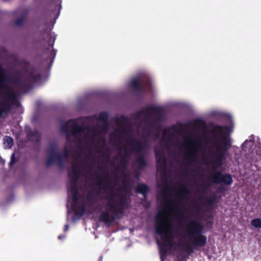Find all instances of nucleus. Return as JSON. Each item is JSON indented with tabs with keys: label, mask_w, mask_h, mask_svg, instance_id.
<instances>
[{
	"label": "nucleus",
	"mask_w": 261,
	"mask_h": 261,
	"mask_svg": "<svg viewBox=\"0 0 261 261\" xmlns=\"http://www.w3.org/2000/svg\"><path fill=\"white\" fill-rule=\"evenodd\" d=\"M6 70L0 66V91L9 89L8 82H11L18 89L23 91H29L32 88V85L37 83L41 79V74L37 71V69L33 66L24 67L25 79L24 82L19 75L20 72H15L13 74H10L8 76L5 74Z\"/></svg>",
	"instance_id": "f257e3e1"
},
{
	"label": "nucleus",
	"mask_w": 261,
	"mask_h": 261,
	"mask_svg": "<svg viewBox=\"0 0 261 261\" xmlns=\"http://www.w3.org/2000/svg\"><path fill=\"white\" fill-rule=\"evenodd\" d=\"M119 200H116L111 197L106 204V210L102 211L98 217L99 220L108 226H110L116 220L119 219L128 207L126 196L117 194Z\"/></svg>",
	"instance_id": "f03ea898"
},
{
	"label": "nucleus",
	"mask_w": 261,
	"mask_h": 261,
	"mask_svg": "<svg viewBox=\"0 0 261 261\" xmlns=\"http://www.w3.org/2000/svg\"><path fill=\"white\" fill-rule=\"evenodd\" d=\"M229 128L226 126H221L219 125H214L213 128L211 130V133L213 138H219V136L222 137V144H220L218 140H215L213 142V148L216 149L215 153V160L213 162L212 169L213 171H215L218 167H221L226 159V154L228 150L231 146V143L229 140L224 136V130L229 132Z\"/></svg>",
	"instance_id": "7ed1b4c3"
},
{
	"label": "nucleus",
	"mask_w": 261,
	"mask_h": 261,
	"mask_svg": "<svg viewBox=\"0 0 261 261\" xmlns=\"http://www.w3.org/2000/svg\"><path fill=\"white\" fill-rule=\"evenodd\" d=\"M172 224L169 222H165L163 215L159 213L155 217V232L161 236L162 241L161 252L166 254L168 251L173 247L174 236L172 231Z\"/></svg>",
	"instance_id": "20e7f679"
},
{
	"label": "nucleus",
	"mask_w": 261,
	"mask_h": 261,
	"mask_svg": "<svg viewBox=\"0 0 261 261\" xmlns=\"http://www.w3.org/2000/svg\"><path fill=\"white\" fill-rule=\"evenodd\" d=\"M185 232L195 249L205 246L207 238L203 234L204 226L201 223L196 220H191L186 225Z\"/></svg>",
	"instance_id": "39448f33"
},
{
	"label": "nucleus",
	"mask_w": 261,
	"mask_h": 261,
	"mask_svg": "<svg viewBox=\"0 0 261 261\" xmlns=\"http://www.w3.org/2000/svg\"><path fill=\"white\" fill-rule=\"evenodd\" d=\"M68 175L70 179L69 184L67 186L68 195H72V199L75 203L80 199L77 188V184L79 180V172H69Z\"/></svg>",
	"instance_id": "423d86ee"
},
{
	"label": "nucleus",
	"mask_w": 261,
	"mask_h": 261,
	"mask_svg": "<svg viewBox=\"0 0 261 261\" xmlns=\"http://www.w3.org/2000/svg\"><path fill=\"white\" fill-rule=\"evenodd\" d=\"M42 35L44 37L43 41L48 43L47 47H44L43 53L47 54L48 59L52 63L56 55V51L53 48L55 38H53L49 32L44 31L42 33Z\"/></svg>",
	"instance_id": "0eeeda50"
},
{
	"label": "nucleus",
	"mask_w": 261,
	"mask_h": 261,
	"mask_svg": "<svg viewBox=\"0 0 261 261\" xmlns=\"http://www.w3.org/2000/svg\"><path fill=\"white\" fill-rule=\"evenodd\" d=\"M210 180L214 184H223L226 186L231 185L233 182V179L231 174L229 173H222L221 171H216L210 175Z\"/></svg>",
	"instance_id": "6e6552de"
},
{
	"label": "nucleus",
	"mask_w": 261,
	"mask_h": 261,
	"mask_svg": "<svg viewBox=\"0 0 261 261\" xmlns=\"http://www.w3.org/2000/svg\"><path fill=\"white\" fill-rule=\"evenodd\" d=\"M185 141L192 148L188 151L187 160L189 162H193L195 161L198 147L200 145L201 143L199 140L193 138H185Z\"/></svg>",
	"instance_id": "1a4fd4ad"
},
{
	"label": "nucleus",
	"mask_w": 261,
	"mask_h": 261,
	"mask_svg": "<svg viewBox=\"0 0 261 261\" xmlns=\"http://www.w3.org/2000/svg\"><path fill=\"white\" fill-rule=\"evenodd\" d=\"M5 95L8 99L12 100L11 102L9 100L3 101L1 104L3 109V111L6 112V115H8L11 110L12 106L13 104L17 105V101L16 95L13 91L9 90L5 92Z\"/></svg>",
	"instance_id": "9d476101"
},
{
	"label": "nucleus",
	"mask_w": 261,
	"mask_h": 261,
	"mask_svg": "<svg viewBox=\"0 0 261 261\" xmlns=\"http://www.w3.org/2000/svg\"><path fill=\"white\" fill-rule=\"evenodd\" d=\"M71 133L74 136H76L78 134L84 132L85 130H87L89 132H92L93 136H95V133L97 132L95 128H92L90 126H84L75 123L73 124L71 127Z\"/></svg>",
	"instance_id": "9b49d317"
},
{
	"label": "nucleus",
	"mask_w": 261,
	"mask_h": 261,
	"mask_svg": "<svg viewBox=\"0 0 261 261\" xmlns=\"http://www.w3.org/2000/svg\"><path fill=\"white\" fill-rule=\"evenodd\" d=\"M128 144L131 146V151L139 154L145 150L146 145L145 142H141L140 140L131 138Z\"/></svg>",
	"instance_id": "f8f14e48"
},
{
	"label": "nucleus",
	"mask_w": 261,
	"mask_h": 261,
	"mask_svg": "<svg viewBox=\"0 0 261 261\" xmlns=\"http://www.w3.org/2000/svg\"><path fill=\"white\" fill-rule=\"evenodd\" d=\"M155 153L158 169L162 170H165L167 168V161L165 154L158 150L155 151Z\"/></svg>",
	"instance_id": "ddd939ff"
},
{
	"label": "nucleus",
	"mask_w": 261,
	"mask_h": 261,
	"mask_svg": "<svg viewBox=\"0 0 261 261\" xmlns=\"http://www.w3.org/2000/svg\"><path fill=\"white\" fill-rule=\"evenodd\" d=\"M161 108L159 107H154V106H147L146 107L144 110H142L140 111L136 114L137 118H139L141 116L145 115L147 117L148 116H150L152 115L155 111H161Z\"/></svg>",
	"instance_id": "4468645a"
},
{
	"label": "nucleus",
	"mask_w": 261,
	"mask_h": 261,
	"mask_svg": "<svg viewBox=\"0 0 261 261\" xmlns=\"http://www.w3.org/2000/svg\"><path fill=\"white\" fill-rule=\"evenodd\" d=\"M135 190L136 193L141 194L143 195V198L141 201H145L150 191L148 186L145 184H138Z\"/></svg>",
	"instance_id": "2eb2a0df"
},
{
	"label": "nucleus",
	"mask_w": 261,
	"mask_h": 261,
	"mask_svg": "<svg viewBox=\"0 0 261 261\" xmlns=\"http://www.w3.org/2000/svg\"><path fill=\"white\" fill-rule=\"evenodd\" d=\"M144 121L145 123L148 126L149 130L146 133L145 135L143 136L144 138L146 137H150L151 135V130L154 128L157 127L158 130H160L161 129V127L159 125L156 121L154 120L151 121L149 120L147 117H145L144 119Z\"/></svg>",
	"instance_id": "dca6fc26"
},
{
	"label": "nucleus",
	"mask_w": 261,
	"mask_h": 261,
	"mask_svg": "<svg viewBox=\"0 0 261 261\" xmlns=\"http://www.w3.org/2000/svg\"><path fill=\"white\" fill-rule=\"evenodd\" d=\"M73 203L72 204V207L73 211L74 212V214L76 216H78L79 217L83 216L86 212V208L85 205H77L78 201L74 203L72 200Z\"/></svg>",
	"instance_id": "f3484780"
},
{
	"label": "nucleus",
	"mask_w": 261,
	"mask_h": 261,
	"mask_svg": "<svg viewBox=\"0 0 261 261\" xmlns=\"http://www.w3.org/2000/svg\"><path fill=\"white\" fill-rule=\"evenodd\" d=\"M130 86L138 92L144 91V83L139 82L137 78H135L131 81Z\"/></svg>",
	"instance_id": "a211bd4d"
},
{
	"label": "nucleus",
	"mask_w": 261,
	"mask_h": 261,
	"mask_svg": "<svg viewBox=\"0 0 261 261\" xmlns=\"http://www.w3.org/2000/svg\"><path fill=\"white\" fill-rule=\"evenodd\" d=\"M136 163L141 169H144L147 166V162L143 154H140L136 158Z\"/></svg>",
	"instance_id": "6ab92c4d"
},
{
	"label": "nucleus",
	"mask_w": 261,
	"mask_h": 261,
	"mask_svg": "<svg viewBox=\"0 0 261 261\" xmlns=\"http://www.w3.org/2000/svg\"><path fill=\"white\" fill-rule=\"evenodd\" d=\"M163 202L165 206L172 207L177 213H182L181 209H180L178 205L171 200L165 198L163 200Z\"/></svg>",
	"instance_id": "aec40b11"
},
{
	"label": "nucleus",
	"mask_w": 261,
	"mask_h": 261,
	"mask_svg": "<svg viewBox=\"0 0 261 261\" xmlns=\"http://www.w3.org/2000/svg\"><path fill=\"white\" fill-rule=\"evenodd\" d=\"M95 180H97V185L99 186H105L108 184V179L105 175H97Z\"/></svg>",
	"instance_id": "412c9836"
},
{
	"label": "nucleus",
	"mask_w": 261,
	"mask_h": 261,
	"mask_svg": "<svg viewBox=\"0 0 261 261\" xmlns=\"http://www.w3.org/2000/svg\"><path fill=\"white\" fill-rule=\"evenodd\" d=\"M32 140L35 142H39L41 137V133L37 130H34L33 132H30L29 134Z\"/></svg>",
	"instance_id": "4be33fe9"
},
{
	"label": "nucleus",
	"mask_w": 261,
	"mask_h": 261,
	"mask_svg": "<svg viewBox=\"0 0 261 261\" xmlns=\"http://www.w3.org/2000/svg\"><path fill=\"white\" fill-rule=\"evenodd\" d=\"M4 143L8 148H11L14 144V141L11 137L6 136L4 138Z\"/></svg>",
	"instance_id": "5701e85b"
},
{
	"label": "nucleus",
	"mask_w": 261,
	"mask_h": 261,
	"mask_svg": "<svg viewBox=\"0 0 261 261\" xmlns=\"http://www.w3.org/2000/svg\"><path fill=\"white\" fill-rule=\"evenodd\" d=\"M204 199L205 203L204 204L208 206H212L216 200V197L215 196H213V197H206L203 198Z\"/></svg>",
	"instance_id": "b1692460"
},
{
	"label": "nucleus",
	"mask_w": 261,
	"mask_h": 261,
	"mask_svg": "<svg viewBox=\"0 0 261 261\" xmlns=\"http://www.w3.org/2000/svg\"><path fill=\"white\" fill-rule=\"evenodd\" d=\"M108 114L107 112H101L98 116V120L101 121L106 124L107 126L108 125Z\"/></svg>",
	"instance_id": "393cba45"
},
{
	"label": "nucleus",
	"mask_w": 261,
	"mask_h": 261,
	"mask_svg": "<svg viewBox=\"0 0 261 261\" xmlns=\"http://www.w3.org/2000/svg\"><path fill=\"white\" fill-rule=\"evenodd\" d=\"M61 130L64 133H66V140L68 142H71V139L70 137L69 134L68 133V123L67 122L63 124L61 126Z\"/></svg>",
	"instance_id": "a878e982"
},
{
	"label": "nucleus",
	"mask_w": 261,
	"mask_h": 261,
	"mask_svg": "<svg viewBox=\"0 0 261 261\" xmlns=\"http://www.w3.org/2000/svg\"><path fill=\"white\" fill-rule=\"evenodd\" d=\"M55 161L57 162V164L59 166L63 165V156L62 154H61L59 152L57 153H55L54 155Z\"/></svg>",
	"instance_id": "bb28decb"
},
{
	"label": "nucleus",
	"mask_w": 261,
	"mask_h": 261,
	"mask_svg": "<svg viewBox=\"0 0 261 261\" xmlns=\"http://www.w3.org/2000/svg\"><path fill=\"white\" fill-rule=\"evenodd\" d=\"M167 131L169 132L170 131V129L168 128L167 129H165L164 131L163 134V140H165L166 139H167V143H170V142L171 141V139H172V138L173 137V135L169 134V133H167Z\"/></svg>",
	"instance_id": "cd10ccee"
},
{
	"label": "nucleus",
	"mask_w": 261,
	"mask_h": 261,
	"mask_svg": "<svg viewBox=\"0 0 261 261\" xmlns=\"http://www.w3.org/2000/svg\"><path fill=\"white\" fill-rule=\"evenodd\" d=\"M251 224L255 228H261V219L260 218H255L251 220Z\"/></svg>",
	"instance_id": "c85d7f7f"
},
{
	"label": "nucleus",
	"mask_w": 261,
	"mask_h": 261,
	"mask_svg": "<svg viewBox=\"0 0 261 261\" xmlns=\"http://www.w3.org/2000/svg\"><path fill=\"white\" fill-rule=\"evenodd\" d=\"M156 113H157V114L155 116L154 121H156V122L159 124V122H161V120L163 118V110L161 108V111H155Z\"/></svg>",
	"instance_id": "c756f323"
},
{
	"label": "nucleus",
	"mask_w": 261,
	"mask_h": 261,
	"mask_svg": "<svg viewBox=\"0 0 261 261\" xmlns=\"http://www.w3.org/2000/svg\"><path fill=\"white\" fill-rule=\"evenodd\" d=\"M57 145L55 144H51L49 146L48 154L49 155H55V153L58 152L57 151Z\"/></svg>",
	"instance_id": "7c9ffc66"
},
{
	"label": "nucleus",
	"mask_w": 261,
	"mask_h": 261,
	"mask_svg": "<svg viewBox=\"0 0 261 261\" xmlns=\"http://www.w3.org/2000/svg\"><path fill=\"white\" fill-rule=\"evenodd\" d=\"M100 148L101 149V151H100L99 152L102 153L103 155L106 156L108 158H109L110 156L109 153V148L107 147L105 145L103 146H101Z\"/></svg>",
	"instance_id": "2f4dec72"
},
{
	"label": "nucleus",
	"mask_w": 261,
	"mask_h": 261,
	"mask_svg": "<svg viewBox=\"0 0 261 261\" xmlns=\"http://www.w3.org/2000/svg\"><path fill=\"white\" fill-rule=\"evenodd\" d=\"M120 131V129L116 130L115 132L111 133L110 134V139L111 140H113V139H116L117 140L120 142V136L117 134V132Z\"/></svg>",
	"instance_id": "473e14b6"
},
{
	"label": "nucleus",
	"mask_w": 261,
	"mask_h": 261,
	"mask_svg": "<svg viewBox=\"0 0 261 261\" xmlns=\"http://www.w3.org/2000/svg\"><path fill=\"white\" fill-rule=\"evenodd\" d=\"M25 15H22L17 18L15 21V24L17 26H21L23 24V22L25 21Z\"/></svg>",
	"instance_id": "72a5a7b5"
},
{
	"label": "nucleus",
	"mask_w": 261,
	"mask_h": 261,
	"mask_svg": "<svg viewBox=\"0 0 261 261\" xmlns=\"http://www.w3.org/2000/svg\"><path fill=\"white\" fill-rule=\"evenodd\" d=\"M55 162L54 155H49L48 158L46 161V166L48 167L52 165Z\"/></svg>",
	"instance_id": "f704fd0d"
},
{
	"label": "nucleus",
	"mask_w": 261,
	"mask_h": 261,
	"mask_svg": "<svg viewBox=\"0 0 261 261\" xmlns=\"http://www.w3.org/2000/svg\"><path fill=\"white\" fill-rule=\"evenodd\" d=\"M70 151L68 149L67 147L65 146L63 149V158L65 159H68L69 156Z\"/></svg>",
	"instance_id": "c9c22d12"
},
{
	"label": "nucleus",
	"mask_w": 261,
	"mask_h": 261,
	"mask_svg": "<svg viewBox=\"0 0 261 261\" xmlns=\"http://www.w3.org/2000/svg\"><path fill=\"white\" fill-rule=\"evenodd\" d=\"M17 161V160L15 158V153H13L12 155H11V161L10 162H9V166L10 167H11Z\"/></svg>",
	"instance_id": "e433bc0d"
},
{
	"label": "nucleus",
	"mask_w": 261,
	"mask_h": 261,
	"mask_svg": "<svg viewBox=\"0 0 261 261\" xmlns=\"http://www.w3.org/2000/svg\"><path fill=\"white\" fill-rule=\"evenodd\" d=\"M72 170L71 172H79L78 169H79V165L76 162H73L71 164Z\"/></svg>",
	"instance_id": "4c0bfd02"
},
{
	"label": "nucleus",
	"mask_w": 261,
	"mask_h": 261,
	"mask_svg": "<svg viewBox=\"0 0 261 261\" xmlns=\"http://www.w3.org/2000/svg\"><path fill=\"white\" fill-rule=\"evenodd\" d=\"M184 249L189 253L193 252V248L189 245L184 246Z\"/></svg>",
	"instance_id": "58836bf2"
},
{
	"label": "nucleus",
	"mask_w": 261,
	"mask_h": 261,
	"mask_svg": "<svg viewBox=\"0 0 261 261\" xmlns=\"http://www.w3.org/2000/svg\"><path fill=\"white\" fill-rule=\"evenodd\" d=\"M87 200L92 203L94 199V197L92 193H88L86 196Z\"/></svg>",
	"instance_id": "ea45409f"
},
{
	"label": "nucleus",
	"mask_w": 261,
	"mask_h": 261,
	"mask_svg": "<svg viewBox=\"0 0 261 261\" xmlns=\"http://www.w3.org/2000/svg\"><path fill=\"white\" fill-rule=\"evenodd\" d=\"M187 189H186V187L184 186V189H181V190H180L179 191V196L181 197H184V195H185V194L186 193H187Z\"/></svg>",
	"instance_id": "a19ab883"
},
{
	"label": "nucleus",
	"mask_w": 261,
	"mask_h": 261,
	"mask_svg": "<svg viewBox=\"0 0 261 261\" xmlns=\"http://www.w3.org/2000/svg\"><path fill=\"white\" fill-rule=\"evenodd\" d=\"M126 155H123L121 159V163L122 164H124V168H125L126 166Z\"/></svg>",
	"instance_id": "79ce46f5"
},
{
	"label": "nucleus",
	"mask_w": 261,
	"mask_h": 261,
	"mask_svg": "<svg viewBox=\"0 0 261 261\" xmlns=\"http://www.w3.org/2000/svg\"><path fill=\"white\" fill-rule=\"evenodd\" d=\"M3 109L1 105H0V118L2 117L3 115H6V112L3 111Z\"/></svg>",
	"instance_id": "37998d69"
},
{
	"label": "nucleus",
	"mask_w": 261,
	"mask_h": 261,
	"mask_svg": "<svg viewBox=\"0 0 261 261\" xmlns=\"http://www.w3.org/2000/svg\"><path fill=\"white\" fill-rule=\"evenodd\" d=\"M225 190V189L223 186H220L218 188V191L220 193L223 192Z\"/></svg>",
	"instance_id": "c03bdc74"
},
{
	"label": "nucleus",
	"mask_w": 261,
	"mask_h": 261,
	"mask_svg": "<svg viewBox=\"0 0 261 261\" xmlns=\"http://www.w3.org/2000/svg\"><path fill=\"white\" fill-rule=\"evenodd\" d=\"M69 228V225L68 224H66L65 226H64V231H66L68 230Z\"/></svg>",
	"instance_id": "a18cd8bd"
},
{
	"label": "nucleus",
	"mask_w": 261,
	"mask_h": 261,
	"mask_svg": "<svg viewBox=\"0 0 261 261\" xmlns=\"http://www.w3.org/2000/svg\"><path fill=\"white\" fill-rule=\"evenodd\" d=\"M168 191V189H164L163 191V195H166L167 192Z\"/></svg>",
	"instance_id": "49530a36"
},
{
	"label": "nucleus",
	"mask_w": 261,
	"mask_h": 261,
	"mask_svg": "<svg viewBox=\"0 0 261 261\" xmlns=\"http://www.w3.org/2000/svg\"><path fill=\"white\" fill-rule=\"evenodd\" d=\"M65 236H62V235H60L58 236V239H60V240H61L63 238H64Z\"/></svg>",
	"instance_id": "de8ad7c7"
},
{
	"label": "nucleus",
	"mask_w": 261,
	"mask_h": 261,
	"mask_svg": "<svg viewBox=\"0 0 261 261\" xmlns=\"http://www.w3.org/2000/svg\"><path fill=\"white\" fill-rule=\"evenodd\" d=\"M77 140L78 143H81V140H81V138H78L77 139Z\"/></svg>",
	"instance_id": "09e8293b"
},
{
	"label": "nucleus",
	"mask_w": 261,
	"mask_h": 261,
	"mask_svg": "<svg viewBox=\"0 0 261 261\" xmlns=\"http://www.w3.org/2000/svg\"><path fill=\"white\" fill-rule=\"evenodd\" d=\"M102 256H100V257L99 258V259H98V261H102Z\"/></svg>",
	"instance_id": "8fccbe9b"
},
{
	"label": "nucleus",
	"mask_w": 261,
	"mask_h": 261,
	"mask_svg": "<svg viewBox=\"0 0 261 261\" xmlns=\"http://www.w3.org/2000/svg\"><path fill=\"white\" fill-rule=\"evenodd\" d=\"M25 64L27 65H29V62L28 61H25Z\"/></svg>",
	"instance_id": "3c124183"
},
{
	"label": "nucleus",
	"mask_w": 261,
	"mask_h": 261,
	"mask_svg": "<svg viewBox=\"0 0 261 261\" xmlns=\"http://www.w3.org/2000/svg\"><path fill=\"white\" fill-rule=\"evenodd\" d=\"M121 118L123 119V120H126V117H124L123 116L121 117Z\"/></svg>",
	"instance_id": "603ef678"
},
{
	"label": "nucleus",
	"mask_w": 261,
	"mask_h": 261,
	"mask_svg": "<svg viewBox=\"0 0 261 261\" xmlns=\"http://www.w3.org/2000/svg\"><path fill=\"white\" fill-rule=\"evenodd\" d=\"M88 138V137L87 136H86L85 138V140L86 141Z\"/></svg>",
	"instance_id": "864d4df0"
},
{
	"label": "nucleus",
	"mask_w": 261,
	"mask_h": 261,
	"mask_svg": "<svg viewBox=\"0 0 261 261\" xmlns=\"http://www.w3.org/2000/svg\"><path fill=\"white\" fill-rule=\"evenodd\" d=\"M208 223L210 224V225H211V226H212V225L213 223H212V221H210V222H208Z\"/></svg>",
	"instance_id": "5fc2aeb1"
},
{
	"label": "nucleus",
	"mask_w": 261,
	"mask_h": 261,
	"mask_svg": "<svg viewBox=\"0 0 261 261\" xmlns=\"http://www.w3.org/2000/svg\"><path fill=\"white\" fill-rule=\"evenodd\" d=\"M154 136H155V138H158V134H155Z\"/></svg>",
	"instance_id": "6e6d98bb"
},
{
	"label": "nucleus",
	"mask_w": 261,
	"mask_h": 261,
	"mask_svg": "<svg viewBox=\"0 0 261 261\" xmlns=\"http://www.w3.org/2000/svg\"><path fill=\"white\" fill-rule=\"evenodd\" d=\"M156 242H157V243L159 245V244H160V242H159V240H157V241H156Z\"/></svg>",
	"instance_id": "4d7b16f0"
},
{
	"label": "nucleus",
	"mask_w": 261,
	"mask_h": 261,
	"mask_svg": "<svg viewBox=\"0 0 261 261\" xmlns=\"http://www.w3.org/2000/svg\"><path fill=\"white\" fill-rule=\"evenodd\" d=\"M102 141L104 143H105V139L104 138L102 139Z\"/></svg>",
	"instance_id": "13d9d810"
},
{
	"label": "nucleus",
	"mask_w": 261,
	"mask_h": 261,
	"mask_svg": "<svg viewBox=\"0 0 261 261\" xmlns=\"http://www.w3.org/2000/svg\"><path fill=\"white\" fill-rule=\"evenodd\" d=\"M89 139H90V140H92V138H91V137H90V138H89Z\"/></svg>",
	"instance_id": "bf43d9fd"
},
{
	"label": "nucleus",
	"mask_w": 261,
	"mask_h": 261,
	"mask_svg": "<svg viewBox=\"0 0 261 261\" xmlns=\"http://www.w3.org/2000/svg\"><path fill=\"white\" fill-rule=\"evenodd\" d=\"M161 260H162V261H163V258H161Z\"/></svg>",
	"instance_id": "052dcab7"
}]
</instances>
